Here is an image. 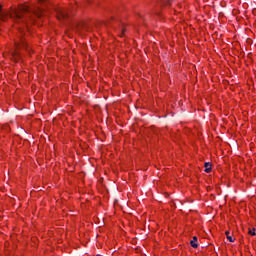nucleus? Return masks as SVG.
<instances>
[{
    "label": "nucleus",
    "instance_id": "nucleus-9",
    "mask_svg": "<svg viewBox=\"0 0 256 256\" xmlns=\"http://www.w3.org/2000/svg\"><path fill=\"white\" fill-rule=\"evenodd\" d=\"M248 233H249V235L255 236V235H256V233H255V228H253L252 230L249 229Z\"/></svg>",
    "mask_w": 256,
    "mask_h": 256
},
{
    "label": "nucleus",
    "instance_id": "nucleus-8",
    "mask_svg": "<svg viewBox=\"0 0 256 256\" xmlns=\"http://www.w3.org/2000/svg\"><path fill=\"white\" fill-rule=\"evenodd\" d=\"M161 5H164L167 7V5H171V0H160Z\"/></svg>",
    "mask_w": 256,
    "mask_h": 256
},
{
    "label": "nucleus",
    "instance_id": "nucleus-11",
    "mask_svg": "<svg viewBox=\"0 0 256 256\" xmlns=\"http://www.w3.org/2000/svg\"><path fill=\"white\" fill-rule=\"evenodd\" d=\"M105 25L107 27L108 25H111V22H106Z\"/></svg>",
    "mask_w": 256,
    "mask_h": 256
},
{
    "label": "nucleus",
    "instance_id": "nucleus-3",
    "mask_svg": "<svg viewBox=\"0 0 256 256\" xmlns=\"http://www.w3.org/2000/svg\"><path fill=\"white\" fill-rule=\"evenodd\" d=\"M56 13L59 21H67L69 19V11L67 9L59 8L56 10Z\"/></svg>",
    "mask_w": 256,
    "mask_h": 256
},
{
    "label": "nucleus",
    "instance_id": "nucleus-2",
    "mask_svg": "<svg viewBox=\"0 0 256 256\" xmlns=\"http://www.w3.org/2000/svg\"><path fill=\"white\" fill-rule=\"evenodd\" d=\"M27 37V34H25V32L21 31L20 32V36H19V41H16L15 42V45H16V49H28L27 48V42L26 41V38Z\"/></svg>",
    "mask_w": 256,
    "mask_h": 256
},
{
    "label": "nucleus",
    "instance_id": "nucleus-12",
    "mask_svg": "<svg viewBox=\"0 0 256 256\" xmlns=\"http://www.w3.org/2000/svg\"><path fill=\"white\" fill-rule=\"evenodd\" d=\"M121 31H122V35L125 34V29L122 28Z\"/></svg>",
    "mask_w": 256,
    "mask_h": 256
},
{
    "label": "nucleus",
    "instance_id": "nucleus-1",
    "mask_svg": "<svg viewBox=\"0 0 256 256\" xmlns=\"http://www.w3.org/2000/svg\"><path fill=\"white\" fill-rule=\"evenodd\" d=\"M15 21L21 20L22 23H27V21H35V17L41 19L43 17V9L38 8L36 11H32L27 5H20L17 9H13L12 12H3V6L0 5V21H5L7 16Z\"/></svg>",
    "mask_w": 256,
    "mask_h": 256
},
{
    "label": "nucleus",
    "instance_id": "nucleus-10",
    "mask_svg": "<svg viewBox=\"0 0 256 256\" xmlns=\"http://www.w3.org/2000/svg\"><path fill=\"white\" fill-rule=\"evenodd\" d=\"M73 29H76V31H79V26H74Z\"/></svg>",
    "mask_w": 256,
    "mask_h": 256
},
{
    "label": "nucleus",
    "instance_id": "nucleus-5",
    "mask_svg": "<svg viewBox=\"0 0 256 256\" xmlns=\"http://www.w3.org/2000/svg\"><path fill=\"white\" fill-rule=\"evenodd\" d=\"M19 57H20L19 52H17V51L12 52L13 61H16V62L19 61Z\"/></svg>",
    "mask_w": 256,
    "mask_h": 256
},
{
    "label": "nucleus",
    "instance_id": "nucleus-7",
    "mask_svg": "<svg viewBox=\"0 0 256 256\" xmlns=\"http://www.w3.org/2000/svg\"><path fill=\"white\" fill-rule=\"evenodd\" d=\"M225 235H226L228 241H230V243H235V239L230 235L229 231H226Z\"/></svg>",
    "mask_w": 256,
    "mask_h": 256
},
{
    "label": "nucleus",
    "instance_id": "nucleus-4",
    "mask_svg": "<svg viewBox=\"0 0 256 256\" xmlns=\"http://www.w3.org/2000/svg\"><path fill=\"white\" fill-rule=\"evenodd\" d=\"M191 247L193 249H197L199 247V244L197 243V236H194L193 239L190 241Z\"/></svg>",
    "mask_w": 256,
    "mask_h": 256
},
{
    "label": "nucleus",
    "instance_id": "nucleus-6",
    "mask_svg": "<svg viewBox=\"0 0 256 256\" xmlns=\"http://www.w3.org/2000/svg\"><path fill=\"white\" fill-rule=\"evenodd\" d=\"M204 167H205V173H211V163L206 162L204 164Z\"/></svg>",
    "mask_w": 256,
    "mask_h": 256
}]
</instances>
